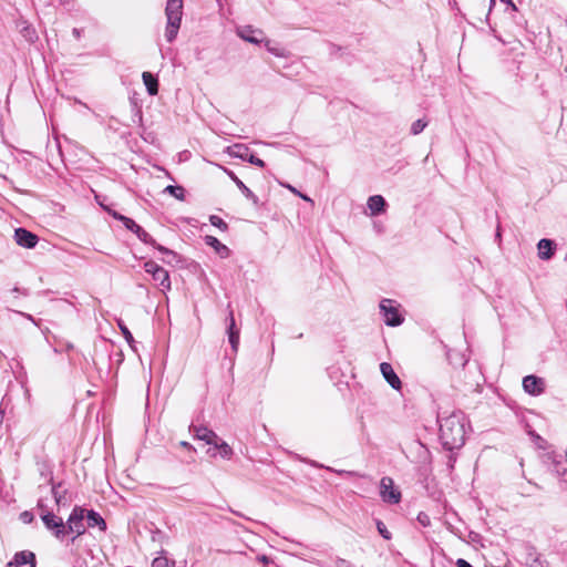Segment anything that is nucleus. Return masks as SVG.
<instances>
[{"mask_svg":"<svg viewBox=\"0 0 567 567\" xmlns=\"http://www.w3.org/2000/svg\"><path fill=\"white\" fill-rule=\"evenodd\" d=\"M166 193L171 194L172 196H174L175 198L179 199V200H184L185 198V190L183 187L181 186H173V185H168L165 190Z\"/></svg>","mask_w":567,"mask_h":567,"instance_id":"obj_24","label":"nucleus"},{"mask_svg":"<svg viewBox=\"0 0 567 567\" xmlns=\"http://www.w3.org/2000/svg\"><path fill=\"white\" fill-rule=\"evenodd\" d=\"M465 415L453 412L440 423V439L447 450L461 447L465 442Z\"/></svg>","mask_w":567,"mask_h":567,"instance_id":"obj_1","label":"nucleus"},{"mask_svg":"<svg viewBox=\"0 0 567 567\" xmlns=\"http://www.w3.org/2000/svg\"><path fill=\"white\" fill-rule=\"evenodd\" d=\"M206 245L210 246L221 258L229 256V249L214 236L205 237Z\"/></svg>","mask_w":567,"mask_h":567,"instance_id":"obj_17","label":"nucleus"},{"mask_svg":"<svg viewBox=\"0 0 567 567\" xmlns=\"http://www.w3.org/2000/svg\"><path fill=\"white\" fill-rule=\"evenodd\" d=\"M118 327L127 343L133 348L134 338L128 328L122 321H118Z\"/></svg>","mask_w":567,"mask_h":567,"instance_id":"obj_28","label":"nucleus"},{"mask_svg":"<svg viewBox=\"0 0 567 567\" xmlns=\"http://www.w3.org/2000/svg\"><path fill=\"white\" fill-rule=\"evenodd\" d=\"M209 221L213 226L219 228L220 230L225 231L227 229V224L218 216H210Z\"/></svg>","mask_w":567,"mask_h":567,"instance_id":"obj_29","label":"nucleus"},{"mask_svg":"<svg viewBox=\"0 0 567 567\" xmlns=\"http://www.w3.org/2000/svg\"><path fill=\"white\" fill-rule=\"evenodd\" d=\"M175 563L169 560L166 556L159 555L154 558L152 567H174Z\"/></svg>","mask_w":567,"mask_h":567,"instance_id":"obj_25","label":"nucleus"},{"mask_svg":"<svg viewBox=\"0 0 567 567\" xmlns=\"http://www.w3.org/2000/svg\"><path fill=\"white\" fill-rule=\"evenodd\" d=\"M104 209H105V210H106V212H107L112 217H114L115 219L121 220L122 223H124V218H126V216L121 215V214H118L117 212L110 209L109 207H104Z\"/></svg>","mask_w":567,"mask_h":567,"instance_id":"obj_34","label":"nucleus"},{"mask_svg":"<svg viewBox=\"0 0 567 567\" xmlns=\"http://www.w3.org/2000/svg\"><path fill=\"white\" fill-rule=\"evenodd\" d=\"M32 514L29 513V512H23L21 514V519L24 522V523H30L32 520Z\"/></svg>","mask_w":567,"mask_h":567,"instance_id":"obj_38","label":"nucleus"},{"mask_svg":"<svg viewBox=\"0 0 567 567\" xmlns=\"http://www.w3.org/2000/svg\"><path fill=\"white\" fill-rule=\"evenodd\" d=\"M538 257L548 260L554 255V243L549 239H540L537 244Z\"/></svg>","mask_w":567,"mask_h":567,"instance_id":"obj_16","label":"nucleus"},{"mask_svg":"<svg viewBox=\"0 0 567 567\" xmlns=\"http://www.w3.org/2000/svg\"><path fill=\"white\" fill-rule=\"evenodd\" d=\"M227 153L231 157H238L245 161H248L250 164L256 165L258 167H264L265 162L252 154L248 153V148L245 145L236 144L227 148Z\"/></svg>","mask_w":567,"mask_h":567,"instance_id":"obj_6","label":"nucleus"},{"mask_svg":"<svg viewBox=\"0 0 567 567\" xmlns=\"http://www.w3.org/2000/svg\"><path fill=\"white\" fill-rule=\"evenodd\" d=\"M380 311L383 316L385 324L390 327L400 326L403 321V318L399 313L398 307H395L393 301L390 299H383L380 302Z\"/></svg>","mask_w":567,"mask_h":567,"instance_id":"obj_4","label":"nucleus"},{"mask_svg":"<svg viewBox=\"0 0 567 567\" xmlns=\"http://www.w3.org/2000/svg\"><path fill=\"white\" fill-rule=\"evenodd\" d=\"M298 196H299V197H301V198H302L303 200H306V202H310V203H312L311 198H310V197H308L307 195H303V194L299 193V195H298Z\"/></svg>","mask_w":567,"mask_h":567,"instance_id":"obj_44","label":"nucleus"},{"mask_svg":"<svg viewBox=\"0 0 567 567\" xmlns=\"http://www.w3.org/2000/svg\"><path fill=\"white\" fill-rule=\"evenodd\" d=\"M380 371L384 380L389 383V385L392 389L396 391H400L402 389V382L390 363L382 362L380 364Z\"/></svg>","mask_w":567,"mask_h":567,"instance_id":"obj_9","label":"nucleus"},{"mask_svg":"<svg viewBox=\"0 0 567 567\" xmlns=\"http://www.w3.org/2000/svg\"><path fill=\"white\" fill-rule=\"evenodd\" d=\"M34 554L31 551H21L16 554L13 560L9 563V567H34Z\"/></svg>","mask_w":567,"mask_h":567,"instance_id":"obj_13","label":"nucleus"},{"mask_svg":"<svg viewBox=\"0 0 567 567\" xmlns=\"http://www.w3.org/2000/svg\"><path fill=\"white\" fill-rule=\"evenodd\" d=\"M162 267L158 266L156 262L154 261H146L144 264V269L147 274H151L152 277L155 275V272H157V270H159Z\"/></svg>","mask_w":567,"mask_h":567,"instance_id":"obj_30","label":"nucleus"},{"mask_svg":"<svg viewBox=\"0 0 567 567\" xmlns=\"http://www.w3.org/2000/svg\"><path fill=\"white\" fill-rule=\"evenodd\" d=\"M214 447L218 450L219 455L225 460H229L233 456V449L220 437Z\"/></svg>","mask_w":567,"mask_h":567,"instance_id":"obj_22","label":"nucleus"},{"mask_svg":"<svg viewBox=\"0 0 567 567\" xmlns=\"http://www.w3.org/2000/svg\"><path fill=\"white\" fill-rule=\"evenodd\" d=\"M258 560H259L262 565H265V566H266V565H268V564L270 563V559H269L267 556H265V555H262V556L258 557Z\"/></svg>","mask_w":567,"mask_h":567,"instance_id":"obj_41","label":"nucleus"},{"mask_svg":"<svg viewBox=\"0 0 567 567\" xmlns=\"http://www.w3.org/2000/svg\"><path fill=\"white\" fill-rule=\"evenodd\" d=\"M229 177L230 179L236 184V186L241 190L244 196L252 202V204H258L257 196L235 175L233 171H229L226 167L219 166Z\"/></svg>","mask_w":567,"mask_h":567,"instance_id":"obj_12","label":"nucleus"},{"mask_svg":"<svg viewBox=\"0 0 567 567\" xmlns=\"http://www.w3.org/2000/svg\"><path fill=\"white\" fill-rule=\"evenodd\" d=\"M195 437L213 446H215V444L218 443L219 440V436L214 431L207 427H196Z\"/></svg>","mask_w":567,"mask_h":567,"instance_id":"obj_15","label":"nucleus"},{"mask_svg":"<svg viewBox=\"0 0 567 567\" xmlns=\"http://www.w3.org/2000/svg\"><path fill=\"white\" fill-rule=\"evenodd\" d=\"M456 565L457 567H473L468 561H466L463 558L457 559Z\"/></svg>","mask_w":567,"mask_h":567,"instance_id":"obj_39","label":"nucleus"},{"mask_svg":"<svg viewBox=\"0 0 567 567\" xmlns=\"http://www.w3.org/2000/svg\"><path fill=\"white\" fill-rule=\"evenodd\" d=\"M367 206L370 216H377L385 212L386 202L381 195H373L368 198Z\"/></svg>","mask_w":567,"mask_h":567,"instance_id":"obj_14","label":"nucleus"},{"mask_svg":"<svg viewBox=\"0 0 567 567\" xmlns=\"http://www.w3.org/2000/svg\"><path fill=\"white\" fill-rule=\"evenodd\" d=\"M123 225L125 226V228H127L128 230H131L133 233L136 230V228L140 227V225H137L133 219H131L128 217L124 218Z\"/></svg>","mask_w":567,"mask_h":567,"instance_id":"obj_32","label":"nucleus"},{"mask_svg":"<svg viewBox=\"0 0 567 567\" xmlns=\"http://www.w3.org/2000/svg\"><path fill=\"white\" fill-rule=\"evenodd\" d=\"M210 456H215V453H210V451L207 452Z\"/></svg>","mask_w":567,"mask_h":567,"instance_id":"obj_47","label":"nucleus"},{"mask_svg":"<svg viewBox=\"0 0 567 567\" xmlns=\"http://www.w3.org/2000/svg\"><path fill=\"white\" fill-rule=\"evenodd\" d=\"M228 338L231 344V348L236 351L239 343V331L235 329V319L233 315H230L229 327H228Z\"/></svg>","mask_w":567,"mask_h":567,"instance_id":"obj_21","label":"nucleus"},{"mask_svg":"<svg viewBox=\"0 0 567 567\" xmlns=\"http://www.w3.org/2000/svg\"><path fill=\"white\" fill-rule=\"evenodd\" d=\"M14 238L17 244L24 248H33L38 244V237L24 228L16 229Z\"/></svg>","mask_w":567,"mask_h":567,"instance_id":"obj_10","label":"nucleus"},{"mask_svg":"<svg viewBox=\"0 0 567 567\" xmlns=\"http://www.w3.org/2000/svg\"><path fill=\"white\" fill-rule=\"evenodd\" d=\"M380 496L383 502L398 504L401 501V492L394 486L391 477H382L380 481Z\"/></svg>","mask_w":567,"mask_h":567,"instance_id":"obj_3","label":"nucleus"},{"mask_svg":"<svg viewBox=\"0 0 567 567\" xmlns=\"http://www.w3.org/2000/svg\"><path fill=\"white\" fill-rule=\"evenodd\" d=\"M179 445L188 450H194V447L186 441H182Z\"/></svg>","mask_w":567,"mask_h":567,"instance_id":"obj_42","label":"nucleus"},{"mask_svg":"<svg viewBox=\"0 0 567 567\" xmlns=\"http://www.w3.org/2000/svg\"><path fill=\"white\" fill-rule=\"evenodd\" d=\"M286 187H287L291 193H293V194H296V195H299V193H300L299 190H297V189H296L293 186H291V185H286Z\"/></svg>","mask_w":567,"mask_h":567,"instance_id":"obj_43","label":"nucleus"},{"mask_svg":"<svg viewBox=\"0 0 567 567\" xmlns=\"http://www.w3.org/2000/svg\"><path fill=\"white\" fill-rule=\"evenodd\" d=\"M104 209H105V210H106V212H107L112 217H114L115 219L121 220L122 223H124V218H126V216L121 215V214H118L117 212L110 209L109 207H104Z\"/></svg>","mask_w":567,"mask_h":567,"instance_id":"obj_36","label":"nucleus"},{"mask_svg":"<svg viewBox=\"0 0 567 567\" xmlns=\"http://www.w3.org/2000/svg\"><path fill=\"white\" fill-rule=\"evenodd\" d=\"M153 279L159 284L164 291L171 289L169 275L164 268L157 270L153 276Z\"/></svg>","mask_w":567,"mask_h":567,"instance_id":"obj_20","label":"nucleus"},{"mask_svg":"<svg viewBox=\"0 0 567 567\" xmlns=\"http://www.w3.org/2000/svg\"><path fill=\"white\" fill-rule=\"evenodd\" d=\"M501 1L503 3H506L507 6H509L513 11H517V7L515 6V3L512 0H501Z\"/></svg>","mask_w":567,"mask_h":567,"instance_id":"obj_40","label":"nucleus"},{"mask_svg":"<svg viewBox=\"0 0 567 567\" xmlns=\"http://www.w3.org/2000/svg\"><path fill=\"white\" fill-rule=\"evenodd\" d=\"M254 32H255V31H252V30H241V31H239V32H238V34H239V37H240L243 40H245V41H247V42L256 43V44H257V43H260V42H261V40H259L257 37H255V35L252 34Z\"/></svg>","mask_w":567,"mask_h":567,"instance_id":"obj_26","label":"nucleus"},{"mask_svg":"<svg viewBox=\"0 0 567 567\" xmlns=\"http://www.w3.org/2000/svg\"><path fill=\"white\" fill-rule=\"evenodd\" d=\"M41 518L45 525V527L48 529H51L54 532V535L58 537V538H61L65 535L66 533V528H65V525L62 520V518L55 516L54 514L52 513H43L41 515Z\"/></svg>","mask_w":567,"mask_h":567,"instance_id":"obj_7","label":"nucleus"},{"mask_svg":"<svg viewBox=\"0 0 567 567\" xmlns=\"http://www.w3.org/2000/svg\"><path fill=\"white\" fill-rule=\"evenodd\" d=\"M265 47L267 48V50L270 53H272L276 56H279V58H287L288 56L287 51L284 48L272 43L270 40H267L265 42Z\"/></svg>","mask_w":567,"mask_h":567,"instance_id":"obj_23","label":"nucleus"},{"mask_svg":"<svg viewBox=\"0 0 567 567\" xmlns=\"http://www.w3.org/2000/svg\"><path fill=\"white\" fill-rule=\"evenodd\" d=\"M417 522H419L422 526L426 527V526H429V525H430V517H429L426 514H424V513H420V514L417 515Z\"/></svg>","mask_w":567,"mask_h":567,"instance_id":"obj_33","label":"nucleus"},{"mask_svg":"<svg viewBox=\"0 0 567 567\" xmlns=\"http://www.w3.org/2000/svg\"><path fill=\"white\" fill-rule=\"evenodd\" d=\"M86 519L89 527L99 526L102 532L106 529L105 520L99 513L94 511H89L86 514Z\"/></svg>","mask_w":567,"mask_h":567,"instance_id":"obj_19","label":"nucleus"},{"mask_svg":"<svg viewBox=\"0 0 567 567\" xmlns=\"http://www.w3.org/2000/svg\"><path fill=\"white\" fill-rule=\"evenodd\" d=\"M165 14L167 19L165 28V38L167 42H173L181 28L183 17V0H167Z\"/></svg>","mask_w":567,"mask_h":567,"instance_id":"obj_2","label":"nucleus"},{"mask_svg":"<svg viewBox=\"0 0 567 567\" xmlns=\"http://www.w3.org/2000/svg\"><path fill=\"white\" fill-rule=\"evenodd\" d=\"M336 567H352V565L348 560L340 558L336 561Z\"/></svg>","mask_w":567,"mask_h":567,"instance_id":"obj_37","label":"nucleus"},{"mask_svg":"<svg viewBox=\"0 0 567 567\" xmlns=\"http://www.w3.org/2000/svg\"><path fill=\"white\" fill-rule=\"evenodd\" d=\"M523 389L530 395H540L545 390V381L536 375H527L523 379Z\"/></svg>","mask_w":567,"mask_h":567,"instance_id":"obj_8","label":"nucleus"},{"mask_svg":"<svg viewBox=\"0 0 567 567\" xmlns=\"http://www.w3.org/2000/svg\"><path fill=\"white\" fill-rule=\"evenodd\" d=\"M85 511L81 507H74L69 519L66 522V532L75 534V536H80L85 532V527L83 524Z\"/></svg>","mask_w":567,"mask_h":567,"instance_id":"obj_5","label":"nucleus"},{"mask_svg":"<svg viewBox=\"0 0 567 567\" xmlns=\"http://www.w3.org/2000/svg\"><path fill=\"white\" fill-rule=\"evenodd\" d=\"M52 491H53V494H54L55 502L59 504L60 503V496L58 495V493L55 492L54 488Z\"/></svg>","mask_w":567,"mask_h":567,"instance_id":"obj_45","label":"nucleus"},{"mask_svg":"<svg viewBox=\"0 0 567 567\" xmlns=\"http://www.w3.org/2000/svg\"><path fill=\"white\" fill-rule=\"evenodd\" d=\"M427 125V122L420 118V120H416L415 122L412 123L411 125V133L413 135H417L420 134Z\"/></svg>","mask_w":567,"mask_h":567,"instance_id":"obj_27","label":"nucleus"},{"mask_svg":"<svg viewBox=\"0 0 567 567\" xmlns=\"http://www.w3.org/2000/svg\"><path fill=\"white\" fill-rule=\"evenodd\" d=\"M377 528L384 539H391V533L388 530L386 526L381 520L377 522Z\"/></svg>","mask_w":567,"mask_h":567,"instance_id":"obj_31","label":"nucleus"},{"mask_svg":"<svg viewBox=\"0 0 567 567\" xmlns=\"http://www.w3.org/2000/svg\"><path fill=\"white\" fill-rule=\"evenodd\" d=\"M491 8L495 6V0H489Z\"/></svg>","mask_w":567,"mask_h":567,"instance_id":"obj_46","label":"nucleus"},{"mask_svg":"<svg viewBox=\"0 0 567 567\" xmlns=\"http://www.w3.org/2000/svg\"><path fill=\"white\" fill-rule=\"evenodd\" d=\"M104 209H105V210H106V212H107L112 217H114L115 219L121 220L122 223H124V218H126V216L121 215V214H118L117 212L110 209L109 207H104Z\"/></svg>","mask_w":567,"mask_h":567,"instance_id":"obj_35","label":"nucleus"},{"mask_svg":"<svg viewBox=\"0 0 567 567\" xmlns=\"http://www.w3.org/2000/svg\"><path fill=\"white\" fill-rule=\"evenodd\" d=\"M143 82L150 95H156L158 92V83L156 78L150 72H143Z\"/></svg>","mask_w":567,"mask_h":567,"instance_id":"obj_18","label":"nucleus"},{"mask_svg":"<svg viewBox=\"0 0 567 567\" xmlns=\"http://www.w3.org/2000/svg\"><path fill=\"white\" fill-rule=\"evenodd\" d=\"M134 234H136V236L145 244H150V245H153L158 251L167 255L168 257H172L173 259L176 258V254L167 248H165L164 246L162 245H158L155 243V240L152 238V236L146 233L141 226L138 228H136V230L134 231Z\"/></svg>","mask_w":567,"mask_h":567,"instance_id":"obj_11","label":"nucleus"}]
</instances>
